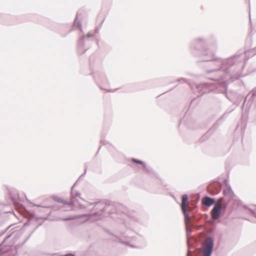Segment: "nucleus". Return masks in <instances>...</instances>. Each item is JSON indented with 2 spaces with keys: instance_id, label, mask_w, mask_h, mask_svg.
Returning a JSON list of instances; mask_svg holds the SVG:
<instances>
[{
  "instance_id": "46",
  "label": "nucleus",
  "mask_w": 256,
  "mask_h": 256,
  "mask_svg": "<svg viewBox=\"0 0 256 256\" xmlns=\"http://www.w3.org/2000/svg\"><path fill=\"white\" fill-rule=\"evenodd\" d=\"M111 218H114V216H111Z\"/></svg>"
},
{
  "instance_id": "37",
  "label": "nucleus",
  "mask_w": 256,
  "mask_h": 256,
  "mask_svg": "<svg viewBox=\"0 0 256 256\" xmlns=\"http://www.w3.org/2000/svg\"><path fill=\"white\" fill-rule=\"evenodd\" d=\"M243 207H244V208H245V209H248V208H249L248 207V206H246V205H245V206H243Z\"/></svg>"
},
{
  "instance_id": "26",
  "label": "nucleus",
  "mask_w": 256,
  "mask_h": 256,
  "mask_svg": "<svg viewBox=\"0 0 256 256\" xmlns=\"http://www.w3.org/2000/svg\"><path fill=\"white\" fill-rule=\"evenodd\" d=\"M248 210L250 211V214L256 218V212L251 208H248Z\"/></svg>"
},
{
  "instance_id": "19",
  "label": "nucleus",
  "mask_w": 256,
  "mask_h": 256,
  "mask_svg": "<svg viewBox=\"0 0 256 256\" xmlns=\"http://www.w3.org/2000/svg\"><path fill=\"white\" fill-rule=\"evenodd\" d=\"M184 222L186 225V237L187 238H189L190 236L191 233L192 232V230H191L189 228V219L186 220L184 218Z\"/></svg>"
},
{
  "instance_id": "34",
  "label": "nucleus",
  "mask_w": 256,
  "mask_h": 256,
  "mask_svg": "<svg viewBox=\"0 0 256 256\" xmlns=\"http://www.w3.org/2000/svg\"><path fill=\"white\" fill-rule=\"evenodd\" d=\"M98 32H99V28H95V32H96V33H98Z\"/></svg>"
},
{
  "instance_id": "38",
  "label": "nucleus",
  "mask_w": 256,
  "mask_h": 256,
  "mask_svg": "<svg viewBox=\"0 0 256 256\" xmlns=\"http://www.w3.org/2000/svg\"><path fill=\"white\" fill-rule=\"evenodd\" d=\"M86 169H85V170H84V174H82V176L83 175H84V174H86Z\"/></svg>"
},
{
  "instance_id": "20",
  "label": "nucleus",
  "mask_w": 256,
  "mask_h": 256,
  "mask_svg": "<svg viewBox=\"0 0 256 256\" xmlns=\"http://www.w3.org/2000/svg\"><path fill=\"white\" fill-rule=\"evenodd\" d=\"M78 15H79V12H78L76 13V16L74 18V22H73V26H76L78 28H80V30L81 31H82L81 22L80 20H78Z\"/></svg>"
},
{
  "instance_id": "36",
  "label": "nucleus",
  "mask_w": 256,
  "mask_h": 256,
  "mask_svg": "<svg viewBox=\"0 0 256 256\" xmlns=\"http://www.w3.org/2000/svg\"><path fill=\"white\" fill-rule=\"evenodd\" d=\"M34 206H38V207H41V206L40 205H38V204H32V203H31Z\"/></svg>"
},
{
  "instance_id": "17",
  "label": "nucleus",
  "mask_w": 256,
  "mask_h": 256,
  "mask_svg": "<svg viewBox=\"0 0 256 256\" xmlns=\"http://www.w3.org/2000/svg\"><path fill=\"white\" fill-rule=\"evenodd\" d=\"M234 98L232 102L236 106H238L240 104L242 101L243 100L244 96L242 95L237 94H234Z\"/></svg>"
},
{
  "instance_id": "7",
  "label": "nucleus",
  "mask_w": 256,
  "mask_h": 256,
  "mask_svg": "<svg viewBox=\"0 0 256 256\" xmlns=\"http://www.w3.org/2000/svg\"><path fill=\"white\" fill-rule=\"evenodd\" d=\"M224 184L226 186V188L223 190V194L226 199H228L226 202L228 204L230 202L231 200H234L238 206H240L242 204V202L236 196L234 192L232 191L230 184H228V180H224Z\"/></svg>"
},
{
  "instance_id": "15",
  "label": "nucleus",
  "mask_w": 256,
  "mask_h": 256,
  "mask_svg": "<svg viewBox=\"0 0 256 256\" xmlns=\"http://www.w3.org/2000/svg\"><path fill=\"white\" fill-rule=\"evenodd\" d=\"M9 196L12 202L16 204L20 202V196L18 192L16 190H10L8 192Z\"/></svg>"
},
{
  "instance_id": "24",
  "label": "nucleus",
  "mask_w": 256,
  "mask_h": 256,
  "mask_svg": "<svg viewBox=\"0 0 256 256\" xmlns=\"http://www.w3.org/2000/svg\"><path fill=\"white\" fill-rule=\"evenodd\" d=\"M143 168H144V170L146 171L148 173H151L152 172L153 170L150 166H148L146 164V166H143Z\"/></svg>"
},
{
  "instance_id": "13",
  "label": "nucleus",
  "mask_w": 256,
  "mask_h": 256,
  "mask_svg": "<svg viewBox=\"0 0 256 256\" xmlns=\"http://www.w3.org/2000/svg\"><path fill=\"white\" fill-rule=\"evenodd\" d=\"M216 200L214 198L210 197L208 196H204L201 200L202 205L208 208L214 205L216 203Z\"/></svg>"
},
{
  "instance_id": "44",
  "label": "nucleus",
  "mask_w": 256,
  "mask_h": 256,
  "mask_svg": "<svg viewBox=\"0 0 256 256\" xmlns=\"http://www.w3.org/2000/svg\"><path fill=\"white\" fill-rule=\"evenodd\" d=\"M104 22V20H102V22H101V24H101V25L102 24V22Z\"/></svg>"
},
{
  "instance_id": "39",
  "label": "nucleus",
  "mask_w": 256,
  "mask_h": 256,
  "mask_svg": "<svg viewBox=\"0 0 256 256\" xmlns=\"http://www.w3.org/2000/svg\"><path fill=\"white\" fill-rule=\"evenodd\" d=\"M80 207L81 208H86V207H85V206H82V205H80Z\"/></svg>"
},
{
  "instance_id": "22",
  "label": "nucleus",
  "mask_w": 256,
  "mask_h": 256,
  "mask_svg": "<svg viewBox=\"0 0 256 256\" xmlns=\"http://www.w3.org/2000/svg\"><path fill=\"white\" fill-rule=\"evenodd\" d=\"M50 256H76L74 253H68L65 254H58V253H52L49 254Z\"/></svg>"
},
{
  "instance_id": "4",
  "label": "nucleus",
  "mask_w": 256,
  "mask_h": 256,
  "mask_svg": "<svg viewBox=\"0 0 256 256\" xmlns=\"http://www.w3.org/2000/svg\"><path fill=\"white\" fill-rule=\"evenodd\" d=\"M250 108L256 110V89H254L244 98L242 106V112H247Z\"/></svg>"
},
{
  "instance_id": "31",
  "label": "nucleus",
  "mask_w": 256,
  "mask_h": 256,
  "mask_svg": "<svg viewBox=\"0 0 256 256\" xmlns=\"http://www.w3.org/2000/svg\"><path fill=\"white\" fill-rule=\"evenodd\" d=\"M252 52L254 55L256 54V46L252 50Z\"/></svg>"
},
{
  "instance_id": "23",
  "label": "nucleus",
  "mask_w": 256,
  "mask_h": 256,
  "mask_svg": "<svg viewBox=\"0 0 256 256\" xmlns=\"http://www.w3.org/2000/svg\"><path fill=\"white\" fill-rule=\"evenodd\" d=\"M14 224H11L8 226L5 230H2L0 232V237L4 235L10 228L12 227Z\"/></svg>"
},
{
  "instance_id": "25",
  "label": "nucleus",
  "mask_w": 256,
  "mask_h": 256,
  "mask_svg": "<svg viewBox=\"0 0 256 256\" xmlns=\"http://www.w3.org/2000/svg\"><path fill=\"white\" fill-rule=\"evenodd\" d=\"M176 82H185V83H188V80H186L185 78H178L176 80Z\"/></svg>"
},
{
  "instance_id": "3",
  "label": "nucleus",
  "mask_w": 256,
  "mask_h": 256,
  "mask_svg": "<svg viewBox=\"0 0 256 256\" xmlns=\"http://www.w3.org/2000/svg\"><path fill=\"white\" fill-rule=\"evenodd\" d=\"M94 204V208L96 211L93 214L95 216H102L106 212L110 214H120V213L126 214L127 208L120 204H112L110 202H104L101 201L90 204Z\"/></svg>"
},
{
  "instance_id": "11",
  "label": "nucleus",
  "mask_w": 256,
  "mask_h": 256,
  "mask_svg": "<svg viewBox=\"0 0 256 256\" xmlns=\"http://www.w3.org/2000/svg\"><path fill=\"white\" fill-rule=\"evenodd\" d=\"M14 232V231L12 232L10 234H8L2 240V242L0 244V254H7L10 251H12V255L10 256L8 255L7 256H14L15 254L16 253V250L15 248H13L12 246H6L4 245L5 242L10 238L12 234Z\"/></svg>"
},
{
  "instance_id": "35",
  "label": "nucleus",
  "mask_w": 256,
  "mask_h": 256,
  "mask_svg": "<svg viewBox=\"0 0 256 256\" xmlns=\"http://www.w3.org/2000/svg\"><path fill=\"white\" fill-rule=\"evenodd\" d=\"M120 242L122 244H129L128 242Z\"/></svg>"
},
{
  "instance_id": "43",
  "label": "nucleus",
  "mask_w": 256,
  "mask_h": 256,
  "mask_svg": "<svg viewBox=\"0 0 256 256\" xmlns=\"http://www.w3.org/2000/svg\"><path fill=\"white\" fill-rule=\"evenodd\" d=\"M250 22L251 21L250 16Z\"/></svg>"
},
{
  "instance_id": "10",
  "label": "nucleus",
  "mask_w": 256,
  "mask_h": 256,
  "mask_svg": "<svg viewBox=\"0 0 256 256\" xmlns=\"http://www.w3.org/2000/svg\"><path fill=\"white\" fill-rule=\"evenodd\" d=\"M214 238L212 236L208 238L202 244L204 256H211L214 250Z\"/></svg>"
},
{
  "instance_id": "2",
  "label": "nucleus",
  "mask_w": 256,
  "mask_h": 256,
  "mask_svg": "<svg viewBox=\"0 0 256 256\" xmlns=\"http://www.w3.org/2000/svg\"><path fill=\"white\" fill-rule=\"evenodd\" d=\"M236 68L238 70V72H230V76H224L222 78L217 80H212V81L218 82L216 85H214L212 83L208 82H202L199 84H195L193 86H190L191 89L196 95L198 97L201 96L205 94L209 93L212 91H214L216 88H218V91L222 93H225L226 97L230 102H232L234 98L231 97L230 94L226 93L227 88L228 86V80L232 78H238L240 76L241 68L242 64L240 61L236 60L235 61Z\"/></svg>"
},
{
  "instance_id": "5",
  "label": "nucleus",
  "mask_w": 256,
  "mask_h": 256,
  "mask_svg": "<svg viewBox=\"0 0 256 256\" xmlns=\"http://www.w3.org/2000/svg\"><path fill=\"white\" fill-rule=\"evenodd\" d=\"M90 75L93 76L94 80L96 84L98 86V87L102 90H105L106 92H114L117 89H105L103 88L101 86V84H108V81L106 78V76L103 70L101 69L99 70H96L94 72L93 70H92V72Z\"/></svg>"
},
{
  "instance_id": "14",
  "label": "nucleus",
  "mask_w": 256,
  "mask_h": 256,
  "mask_svg": "<svg viewBox=\"0 0 256 256\" xmlns=\"http://www.w3.org/2000/svg\"><path fill=\"white\" fill-rule=\"evenodd\" d=\"M57 31L62 37H65L70 32L71 30L68 25L62 24L58 26Z\"/></svg>"
},
{
  "instance_id": "45",
  "label": "nucleus",
  "mask_w": 256,
  "mask_h": 256,
  "mask_svg": "<svg viewBox=\"0 0 256 256\" xmlns=\"http://www.w3.org/2000/svg\"><path fill=\"white\" fill-rule=\"evenodd\" d=\"M90 67L92 66V63L90 62Z\"/></svg>"
},
{
  "instance_id": "47",
  "label": "nucleus",
  "mask_w": 256,
  "mask_h": 256,
  "mask_svg": "<svg viewBox=\"0 0 256 256\" xmlns=\"http://www.w3.org/2000/svg\"><path fill=\"white\" fill-rule=\"evenodd\" d=\"M255 243H256V242H255Z\"/></svg>"
},
{
  "instance_id": "21",
  "label": "nucleus",
  "mask_w": 256,
  "mask_h": 256,
  "mask_svg": "<svg viewBox=\"0 0 256 256\" xmlns=\"http://www.w3.org/2000/svg\"><path fill=\"white\" fill-rule=\"evenodd\" d=\"M131 160L134 163L141 164L142 166H146V163L142 160H138L135 158H132Z\"/></svg>"
},
{
  "instance_id": "32",
  "label": "nucleus",
  "mask_w": 256,
  "mask_h": 256,
  "mask_svg": "<svg viewBox=\"0 0 256 256\" xmlns=\"http://www.w3.org/2000/svg\"><path fill=\"white\" fill-rule=\"evenodd\" d=\"M190 252H191V250H190V248H188L187 256H190Z\"/></svg>"
},
{
  "instance_id": "18",
  "label": "nucleus",
  "mask_w": 256,
  "mask_h": 256,
  "mask_svg": "<svg viewBox=\"0 0 256 256\" xmlns=\"http://www.w3.org/2000/svg\"><path fill=\"white\" fill-rule=\"evenodd\" d=\"M76 184H77V182H76L73 184V186L71 188V190H70V198H72L75 201H76V198L77 196L80 197V194L79 192H75L74 190V188L76 186Z\"/></svg>"
},
{
  "instance_id": "12",
  "label": "nucleus",
  "mask_w": 256,
  "mask_h": 256,
  "mask_svg": "<svg viewBox=\"0 0 256 256\" xmlns=\"http://www.w3.org/2000/svg\"><path fill=\"white\" fill-rule=\"evenodd\" d=\"M188 200V196L186 194H184L182 196V204H181V208L182 212L183 214L184 215V218L186 220H188L190 218V216L189 214L188 213L186 210V202Z\"/></svg>"
},
{
  "instance_id": "27",
  "label": "nucleus",
  "mask_w": 256,
  "mask_h": 256,
  "mask_svg": "<svg viewBox=\"0 0 256 256\" xmlns=\"http://www.w3.org/2000/svg\"><path fill=\"white\" fill-rule=\"evenodd\" d=\"M104 230L109 234H110V235H111V236H115L112 233L110 230H108L106 229H105Z\"/></svg>"
},
{
  "instance_id": "9",
  "label": "nucleus",
  "mask_w": 256,
  "mask_h": 256,
  "mask_svg": "<svg viewBox=\"0 0 256 256\" xmlns=\"http://www.w3.org/2000/svg\"><path fill=\"white\" fill-rule=\"evenodd\" d=\"M228 206V202H226L222 207L220 203H216L210 212V216L214 220H218L223 216Z\"/></svg>"
},
{
  "instance_id": "30",
  "label": "nucleus",
  "mask_w": 256,
  "mask_h": 256,
  "mask_svg": "<svg viewBox=\"0 0 256 256\" xmlns=\"http://www.w3.org/2000/svg\"><path fill=\"white\" fill-rule=\"evenodd\" d=\"M72 217H68V218H63V220H72Z\"/></svg>"
},
{
  "instance_id": "29",
  "label": "nucleus",
  "mask_w": 256,
  "mask_h": 256,
  "mask_svg": "<svg viewBox=\"0 0 256 256\" xmlns=\"http://www.w3.org/2000/svg\"><path fill=\"white\" fill-rule=\"evenodd\" d=\"M5 16L2 14H0V21H2Z\"/></svg>"
},
{
  "instance_id": "40",
  "label": "nucleus",
  "mask_w": 256,
  "mask_h": 256,
  "mask_svg": "<svg viewBox=\"0 0 256 256\" xmlns=\"http://www.w3.org/2000/svg\"><path fill=\"white\" fill-rule=\"evenodd\" d=\"M100 148H101V146H99V148H98V150L97 154H98V152H99V150H100Z\"/></svg>"
},
{
  "instance_id": "41",
  "label": "nucleus",
  "mask_w": 256,
  "mask_h": 256,
  "mask_svg": "<svg viewBox=\"0 0 256 256\" xmlns=\"http://www.w3.org/2000/svg\"><path fill=\"white\" fill-rule=\"evenodd\" d=\"M174 88H175V87H174V88H170V89L169 90V91H171V90H172L173 89H174Z\"/></svg>"
},
{
  "instance_id": "33",
  "label": "nucleus",
  "mask_w": 256,
  "mask_h": 256,
  "mask_svg": "<svg viewBox=\"0 0 256 256\" xmlns=\"http://www.w3.org/2000/svg\"><path fill=\"white\" fill-rule=\"evenodd\" d=\"M31 235H32V234H30L28 237L25 240L24 242H25L26 241L28 240L31 236Z\"/></svg>"
},
{
  "instance_id": "42",
  "label": "nucleus",
  "mask_w": 256,
  "mask_h": 256,
  "mask_svg": "<svg viewBox=\"0 0 256 256\" xmlns=\"http://www.w3.org/2000/svg\"><path fill=\"white\" fill-rule=\"evenodd\" d=\"M194 100V98L193 99L192 101H191V103H190V104H192V102Z\"/></svg>"
},
{
  "instance_id": "16",
  "label": "nucleus",
  "mask_w": 256,
  "mask_h": 256,
  "mask_svg": "<svg viewBox=\"0 0 256 256\" xmlns=\"http://www.w3.org/2000/svg\"><path fill=\"white\" fill-rule=\"evenodd\" d=\"M52 199L56 202L70 206L74 205V203L76 202L72 198H70V202L64 200H62L61 198L58 197L57 196H53Z\"/></svg>"
},
{
  "instance_id": "8",
  "label": "nucleus",
  "mask_w": 256,
  "mask_h": 256,
  "mask_svg": "<svg viewBox=\"0 0 256 256\" xmlns=\"http://www.w3.org/2000/svg\"><path fill=\"white\" fill-rule=\"evenodd\" d=\"M225 114H224L212 126V127L200 138V142H204L208 140L210 136L214 134L218 130L219 126L224 122L225 120Z\"/></svg>"
},
{
  "instance_id": "6",
  "label": "nucleus",
  "mask_w": 256,
  "mask_h": 256,
  "mask_svg": "<svg viewBox=\"0 0 256 256\" xmlns=\"http://www.w3.org/2000/svg\"><path fill=\"white\" fill-rule=\"evenodd\" d=\"M94 34L88 32L86 36H82L78 42V54L82 55L84 54L90 48L88 43L90 42V38L93 37Z\"/></svg>"
},
{
  "instance_id": "28",
  "label": "nucleus",
  "mask_w": 256,
  "mask_h": 256,
  "mask_svg": "<svg viewBox=\"0 0 256 256\" xmlns=\"http://www.w3.org/2000/svg\"><path fill=\"white\" fill-rule=\"evenodd\" d=\"M104 230L109 234H110V235H111V236H115L112 233L110 230H108L106 229H105Z\"/></svg>"
},
{
  "instance_id": "1",
  "label": "nucleus",
  "mask_w": 256,
  "mask_h": 256,
  "mask_svg": "<svg viewBox=\"0 0 256 256\" xmlns=\"http://www.w3.org/2000/svg\"><path fill=\"white\" fill-rule=\"evenodd\" d=\"M216 46V40L214 36L208 37H198L190 44V54L195 57L200 58L201 62H212L218 68L206 71V78L210 80H217L225 76H230V72H238L235 61L241 54L234 55L229 58L222 59L216 58L210 50ZM236 74V73H234Z\"/></svg>"
}]
</instances>
